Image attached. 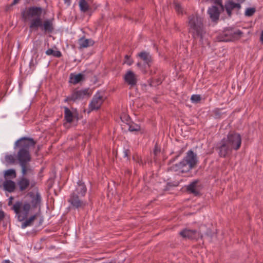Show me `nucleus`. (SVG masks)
Listing matches in <instances>:
<instances>
[{"label": "nucleus", "instance_id": "20e7f679", "mask_svg": "<svg viewBox=\"0 0 263 263\" xmlns=\"http://www.w3.org/2000/svg\"><path fill=\"white\" fill-rule=\"evenodd\" d=\"M242 34L243 32L240 30L227 28L217 36V39L219 42L234 41L239 39Z\"/></svg>", "mask_w": 263, "mask_h": 263}, {"label": "nucleus", "instance_id": "f257e3e1", "mask_svg": "<svg viewBox=\"0 0 263 263\" xmlns=\"http://www.w3.org/2000/svg\"><path fill=\"white\" fill-rule=\"evenodd\" d=\"M36 141L33 139L25 137L17 140L15 143L14 148L18 149L16 159L21 167L23 176H26L28 173L33 174V170L30 164L31 156L29 148L34 147Z\"/></svg>", "mask_w": 263, "mask_h": 263}, {"label": "nucleus", "instance_id": "8fccbe9b", "mask_svg": "<svg viewBox=\"0 0 263 263\" xmlns=\"http://www.w3.org/2000/svg\"><path fill=\"white\" fill-rule=\"evenodd\" d=\"M2 263H13L11 262L9 260H3Z\"/></svg>", "mask_w": 263, "mask_h": 263}, {"label": "nucleus", "instance_id": "473e14b6", "mask_svg": "<svg viewBox=\"0 0 263 263\" xmlns=\"http://www.w3.org/2000/svg\"><path fill=\"white\" fill-rule=\"evenodd\" d=\"M162 81L163 79L161 77L153 79L150 83V85L152 86H156L161 84Z\"/></svg>", "mask_w": 263, "mask_h": 263}, {"label": "nucleus", "instance_id": "6ab92c4d", "mask_svg": "<svg viewBox=\"0 0 263 263\" xmlns=\"http://www.w3.org/2000/svg\"><path fill=\"white\" fill-rule=\"evenodd\" d=\"M85 80L84 74L82 73H71L69 76V82L74 85L80 83Z\"/></svg>", "mask_w": 263, "mask_h": 263}, {"label": "nucleus", "instance_id": "bb28decb", "mask_svg": "<svg viewBox=\"0 0 263 263\" xmlns=\"http://www.w3.org/2000/svg\"><path fill=\"white\" fill-rule=\"evenodd\" d=\"M5 162L9 165H13L15 164L17 159L16 157H15L12 155H6L5 157Z\"/></svg>", "mask_w": 263, "mask_h": 263}, {"label": "nucleus", "instance_id": "a19ab883", "mask_svg": "<svg viewBox=\"0 0 263 263\" xmlns=\"http://www.w3.org/2000/svg\"><path fill=\"white\" fill-rule=\"evenodd\" d=\"M160 148L158 147V144L156 143L155 146V148L154 150V154L155 155V157L154 158V159H155V157H156L158 153H160Z\"/></svg>", "mask_w": 263, "mask_h": 263}, {"label": "nucleus", "instance_id": "6e6d98bb", "mask_svg": "<svg viewBox=\"0 0 263 263\" xmlns=\"http://www.w3.org/2000/svg\"><path fill=\"white\" fill-rule=\"evenodd\" d=\"M137 65L139 66L140 65V63H137Z\"/></svg>", "mask_w": 263, "mask_h": 263}, {"label": "nucleus", "instance_id": "412c9836", "mask_svg": "<svg viewBox=\"0 0 263 263\" xmlns=\"http://www.w3.org/2000/svg\"><path fill=\"white\" fill-rule=\"evenodd\" d=\"M95 42L91 39H85L84 37L80 38L78 41L79 49H81L93 46Z\"/></svg>", "mask_w": 263, "mask_h": 263}, {"label": "nucleus", "instance_id": "4d7b16f0", "mask_svg": "<svg viewBox=\"0 0 263 263\" xmlns=\"http://www.w3.org/2000/svg\"><path fill=\"white\" fill-rule=\"evenodd\" d=\"M127 172H128V173H130V171H128Z\"/></svg>", "mask_w": 263, "mask_h": 263}, {"label": "nucleus", "instance_id": "4c0bfd02", "mask_svg": "<svg viewBox=\"0 0 263 263\" xmlns=\"http://www.w3.org/2000/svg\"><path fill=\"white\" fill-rule=\"evenodd\" d=\"M213 113L216 118H220L222 114L221 109L219 108L214 110Z\"/></svg>", "mask_w": 263, "mask_h": 263}, {"label": "nucleus", "instance_id": "39448f33", "mask_svg": "<svg viewBox=\"0 0 263 263\" xmlns=\"http://www.w3.org/2000/svg\"><path fill=\"white\" fill-rule=\"evenodd\" d=\"M31 205L29 203L25 202L23 204L21 201H17L11 209L17 215L18 220L23 221L27 217Z\"/></svg>", "mask_w": 263, "mask_h": 263}, {"label": "nucleus", "instance_id": "7ed1b4c3", "mask_svg": "<svg viewBox=\"0 0 263 263\" xmlns=\"http://www.w3.org/2000/svg\"><path fill=\"white\" fill-rule=\"evenodd\" d=\"M39 28L45 33H52L54 30L52 21L47 19L43 21L41 18L32 19L30 23L29 29L31 30H37Z\"/></svg>", "mask_w": 263, "mask_h": 263}, {"label": "nucleus", "instance_id": "f03ea898", "mask_svg": "<svg viewBox=\"0 0 263 263\" xmlns=\"http://www.w3.org/2000/svg\"><path fill=\"white\" fill-rule=\"evenodd\" d=\"M189 32L192 34L194 39L200 37L203 39V35L204 34L203 19L197 14H192L188 17Z\"/></svg>", "mask_w": 263, "mask_h": 263}, {"label": "nucleus", "instance_id": "a211bd4d", "mask_svg": "<svg viewBox=\"0 0 263 263\" xmlns=\"http://www.w3.org/2000/svg\"><path fill=\"white\" fill-rule=\"evenodd\" d=\"M168 170L174 172L179 171L182 173H186L190 171L182 160L178 163L172 165L168 168Z\"/></svg>", "mask_w": 263, "mask_h": 263}, {"label": "nucleus", "instance_id": "ddd939ff", "mask_svg": "<svg viewBox=\"0 0 263 263\" xmlns=\"http://www.w3.org/2000/svg\"><path fill=\"white\" fill-rule=\"evenodd\" d=\"M223 10L218 8L217 6H212L209 7L208 10V13L210 16V18L213 22L217 23L219 20V15L221 11Z\"/></svg>", "mask_w": 263, "mask_h": 263}, {"label": "nucleus", "instance_id": "5701e85b", "mask_svg": "<svg viewBox=\"0 0 263 263\" xmlns=\"http://www.w3.org/2000/svg\"><path fill=\"white\" fill-rule=\"evenodd\" d=\"M75 191L73 193H76L77 195L84 197L86 193L87 189L84 183L79 182Z\"/></svg>", "mask_w": 263, "mask_h": 263}, {"label": "nucleus", "instance_id": "72a5a7b5", "mask_svg": "<svg viewBox=\"0 0 263 263\" xmlns=\"http://www.w3.org/2000/svg\"><path fill=\"white\" fill-rule=\"evenodd\" d=\"M173 4L174 5V7H175L176 11L178 13L182 14L183 13L182 8L181 6H180V4L177 1H174L173 2Z\"/></svg>", "mask_w": 263, "mask_h": 263}, {"label": "nucleus", "instance_id": "2eb2a0df", "mask_svg": "<svg viewBox=\"0 0 263 263\" xmlns=\"http://www.w3.org/2000/svg\"><path fill=\"white\" fill-rule=\"evenodd\" d=\"M28 196L31 198V204L33 208H36L37 206L40 207L41 203V197L39 192H36L35 194L33 192H29Z\"/></svg>", "mask_w": 263, "mask_h": 263}, {"label": "nucleus", "instance_id": "423d86ee", "mask_svg": "<svg viewBox=\"0 0 263 263\" xmlns=\"http://www.w3.org/2000/svg\"><path fill=\"white\" fill-rule=\"evenodd\" d=\"M42 13V8L41 7L32 6L23 10L21 13V15L25 21L27 20L31 21L35 18H41Z\"/></svg>", "mask_w": 263, "mask_h": 263}, {"label": "nucleus", "instance_id": "603ef678", "mask_svg": "<svg viewBox=\"0 0 263 263\" xmlns=\"http://www.w3.org/2000/svg\"><path fill=\"white\" fill-rule=\"evenodd\" d=\"M236 1H237L238 2H239V3H243V2L245 1V0H236Z\"/></svg>", "mask_w": 263, "mask_h": 263}, {"label": "nucleus", "instance_id": "f704fd0d", "mask_svg": "<svg viewBox=\"0 0 263 263\" xmlns=\"http://www.w3.org/2000/svg\"><path fill=\"white\" fill-rule=\"evenodd\" d=\"M256 9L255 8H247L245 12V15L247 16H252L255 12Z\"/></svg>", "mask_w": 263, "mask_h": 263}, {"label": "nucleus", "instance_id": "ea45409f", "mask_svg": "<svg viewBox=\"0 0 263 263\" xmlns=\"http://www.w3.org/2000/svg\"><path fill=\"white\" fill-rule=\"evenodd\" d=\"M133 63V61L130 59V57L128 55H125L124 63H126L128 65H130Z\"/></svg>", "mask_w": 263, "mask_h": 263}, {"label": "nucleus", "instance_id": "f3484780", "mask_svg": "<svg viewBox=\"0 0 263 263\" xmlns=\"http://www.w3.org/2000/svg\"><path fill=\"white\" fill-rule=\"evenodd\" d=\"M179 234L182 237L191 239H196L199 236V233L195 230L184 229L181 231Z\"/></svg>", "mask_w": 263, "mask_h": 263}, {"label": "nucleus", "instance_id": "5fc2aeb1", "mask_svg": "<svg viewBox=\"0 0 263 263\" xmlns=\"http://www.w3.org/2000/svg\"><path fill=\"white\" fill-rule=\"evenodd\" d=\"M64 1H65V3H70V0H64Z\"/></svg>", "mask_w": 263, "mask_h": 263}, {"label": "nucleus", "instance_id": "4468645a", "mask_svg": "<svg viewBox=\"0 0 263 263\" xmlns=\"http://www.w3.org/2000/svg\"><path fill=\"white\" fill-rule=\"evenodd\" d=\"M103 101V97L100 96L99 93H97L93 96L89 104V109H90L91 110H98L100 108Z\"/></svg>", "mask_w": 263, "mask_h": 263}, {"label": "nucleus", "instance_id": "a18cd8bd", "mask_svg": "<svg viewBox=\"0 0 263 263\" xmlns=\"http://www.w3.org/2000/svg\"><path fill=\"white\" fill-rule=\"evenodd\" d=\"M5 217V213L2 210H0V221H2Z\"/></svg>", "mask_w": 263, "mask_h": 263}, {"label": "nucleus", "instance_id": "3c124183", "mask_svg": "<svg viewBox=\"0 0 263 263\" xmlns=\"http://www.w3.org/2000/svg\"><path fill=\"white\" fill-rule=\"evenodd\" d=\"M19 1L20 0H13L12 5H15V4H17L18 3Z\"/></svg>", "mask_w": 263, "mask_h": 263}, {"label": "nucleus", "instance_id": "79ce46f5", "mask_svg": "<svg viewBox=\"0 0 263 263\" xmlns=\"http://www.w3.org/2000/svg\"><path fill=\"white\" fill-rule=\"evenodd\" d=\"M72 101L74 102L72 94L71 93L70 96L67 97L64 100L65 102H69Z\"/></svg>", "mask_w": 263, "mask_h": 263}, {"label": "nucleus", "instance_id": "9d476101", "mask_svg": "<svg viewBox=\"0 0 263 263\" xmlns=\"http://www.w3.org/2000/svg\"><path fill=\"white\" fill-rule=\"evenodd\" d=\"M82 197L76 193H72L70 195L68 201L74 209L84 208L86 205V202L81 199Z\"/></svg>", "mask_w": 263, "mask_h": 263}, {"label": "nucleus", "instance_id": "c03bdc74", "mask_svg": "<svg viewBox=\"0 0 263 263\" xmlns=\"http://www.w3.org/2000/svg\"><path fill=\"white\" fill-rule=\"evenodd\" d=\"M225 8H226V11L227 12L228 16L229 17H231L232 15V10L226 6H225Z\"/></svg>", "mask_w": 263, "mask_h": 263}, {"label": "nucleus", "instance_id": "37998d69", "mask_svg": "<svg viewBox=\"0 0 263 263\" xmlns=\"http://www.w3.org/2000/svg\"><path fill=\"white\" fill-rule=\"evenodd\" d=\"M130 151L129 149H125L124 151V157H128L130 155Z\"/></svg>", "mask_w": 263, "mask_h": 263}, {"label": "nucleus", "instance_id": "c756f323", "mask_svg": "<svg viewBox=\"0 0 263 263\" xmlns=\"http://www.w3.org/2000/svg\"><path fill=\"white\" fill-rule=\"evenodd\" d=\"M46 54L48 55H53L54 57L60 58L62 56V53L60 51H55L52 49H48L46 51Z\"/></svg>", "mask_w": 263, "mask_h": 263}, {"label": "nucleus", "instance_id": "cd10ccee", "mask_svg": "<svg viewBox=\"0 0 263 263\" xmlns=\"http://www.w3.org/2000/svg\"><path fill=\"white\" fill-rule=\"evenodd\" d=\"M79 5L80 10L83 12H87L89 9L88 4L85 0H80Z\"/></svg>", "mask_w": 263, "mask_h": 263}, {"label": "nucleus", "instance_id": "393cba45", "mask_svg": "<svg viewBox=\"0 0 263 263\" xmlns=\"http://www.w3.org/2000/svg\"><path fill=\"white\" fill-rule=\"evenodd\" d=\"M3 186L4 189L9 193L14 192L16 186L15 182L11 180L5 181L3 183Z\"/></svg>", "mask_w": 263, "mask_h": 263}, {"label": "nucleus", "instance_id": "49530a36", "mask_svg": "<svg viewBox=\"0 0 263 263\" xmlns=\"http://www.w3.org/2000/svg\"><path fill=\"white\" fill-rule=\"evenodd\" d=\"M13 199L14 198H13V197H10L9 198V200L8 204V205L10 206V205H12V200H13Z\"/></svg>", "mask_w": 263, "mask_h": 263}, {"label": "nucleus", "instance_id": "4be33fe9", "mask_svg": "<svg viewBox=\"0 0 263 263\" xmlns=\"http://www.w3.org/2000/svg\"><path fill=\"white\" fill-rule=\"evenodd\" d=\"M63 108L64 109L65 120L67 123H72L73 120V119L75 118V116L67 107L64 106Z\"/></svg>", "mask_w": 263, "mask_h": 263}, {"label": "nucleus", "instance_id": "9b49d317", "mask_svg": "<svg viewBox=\"0 0 263 263\" xmlns=\"http://www.w3.org/2000/svg\"><path fill=\"white\" fill-rule=\"evenodd\" d=\"M74 102L85 98H88L91 95V92L89 88L82 90L74 89L72 92Z\"/></svg>", "mask_w": 263, "mask_h": 263}, {"label": "nucleus", "instance_id": "0eeeda50", "mask_svg": "<svg viewBox=\"0 0 263 263\" xmlns=\"http://www.w3.org/2000/svg\"><path fill=\"white\" fill-rule=\"evenodd\" d=\"M226 143L234 150L237 151L241 144V137L240 134L234 132H230L227 138H225Z\"/></svg>", "mask_w": 263, "mask_h": 263}, {"label": "nucleus", "instance_id": "864d4df0", "mask_svg": "<svg viewBox=\"0 0 263 263\" xmlns=\"http://www.w3.org/2000/svg\"><path fill=\"white\" fill-rule=\"evenodd\" d=\"M34 185H35V182L31 183V187H33Z\"/></svg>", "mask_w": 263, "mask_h": 263}, {"label": "nucleus", "instance_id": "b1692460", "mask_svg": "<svg viewBox=\"0 0 263 263\" xmlns=\"http://www.w3.org/2000/svg\"><path fill=\"white\" fill-rule=\"evenodd\" d=\"M138 57L140 58L144 62L149 66L152 62V57L149 52L146 51H142L138 54Z\"/></svg>", "mask_w": 263, "mask_h": 263}, {"label": "nucleus", "instance_id": "7c9ffc66", "mask_svg": "<svg viewBox=\"0 0 263 263\" xmlns=\"http://www.w3.org/2000/svg\"><path fill=\"white\" fill-rule=\"evenodd\" d=\"M128 126V130L130 132H138L140 130V126L136 123H127Z\"/></svg>", "mask_w": 263, "mask_h": 263}, {"label": "nucleus", "instance_id": "a878e982", "mask_svg": "<svg viewBox=\"0 0 263 263\" xmlns=\"http://www.w3.org/2000/svg\"><path fill=\"white\" fill-rule=\"evenodd\" d=\"M37 218V214H35L31 216L28 219H27L24 222L22 223V228H25L28 226L32 225L34 220Z\"/></svg>", "mask_w": 263, "mask_h": 263}, {"label": "nucleus", "instance_id": "c9c22d12", "mask_svg": "<svg viewBox=\"0 0 263 263\" xmlns=\"http://www.w3.org/2000/svg\"><path fill=\"white\" fill-rule=\"evenodd\" d=\"M215 4V6H217L218 8L222 10H224V7L222 3V0H212Z\"/></svg>", "mask_w": 263, "mask_h": 263}, {"label": "nucleus", "instance_id": "c85d7f7f", "mask_svg": "<svg viewBox=\"0 0 263 263\" xmlns=\"http://www.w3.org/2000/svg\"><path fill=\"white\" fill-rule=\"evenodd\" d=\"M225 6L229 8L231 10L237 8L238 10H239L241 8V5L239 3H235L232 1H229L227 4H226Z\"/></svg>", "mask_w": 263, "mask_h": 263}, {"label": "nucleus", "instance_id": "58836bf2", "mask_svg": "<svg viewBox=\"0 0 263 263\" xmlns=\"http://www.w3.org/2000/svg\"><path fill=\"white\" fill-rule=\"evenodd\" d=\"M184 152L183 148H182L178 152V154L173 158L171 159L169 161V164L173 163L175 160H176Z\"/></svg>", "mask_w": 263, "mask_h": 263}, {"label": "nucleus", "instance_id": "e433bc0d", "mask_svg": "<svg viewBox=\"0 0 263 263\" xmlns=\"http://www.w3.org/2000/svg\"><path fill=\"white\" fill-rule=\"evenodd\" d=\"M191 99L193 102L197 103L201 100V97L200 95H194L192 96Z\"/></svg>", "mask_w": 263, "mask_h": 263}, {"label": "nucleus", "instance_id": "6e6552de", "mask_svg": "<svg viewBox=\"0 0 263 263\" xmlns=\"http://www.w3.org/2000/svg\"><path fill=\"white\" fill-rule=\"evenodd\" d=\"M189 171L196 167L198 160L197 154L193 151H189L182 160Z\"/></svg>", "mask_w": 263, "mask_h": 263}, {"label": "nucleus", "instance_id": "de8ad7c7", "mask_svg": "<svg viewBox=\"0 0 263 263\" xmlns=\"http://www.w3.org/2000/svg\"><path fill=\"white\" fill-rule=\"evenodd\" d=\"M260 40L263 43V30L262 31L260 34Z\"/></svg>", "mask_w": 263, "mask_h": 263}, {"label": "nucleus", "instance_id": "2f4dec72", "mask_svg": "<svg viewBox=\"0 0 263 263\" xmlns=\"http://www.w3.org/2000/svg\"><path fill=\"white\" fill-rule=\"evenodd\" d=\"M5 176L6 177H9L14 178L16 177V172L13 169H9L5 171Z\"/></svg>", "mask_w": 263, "mask_h": 263}, {"label": "nucleus", "instance_id": "09e8293b", "mask_svg": "<svg viewBox=\"0 0 263 263\" xmlns=\"http://www.w3.org/2000/svg\"><path fill=\"white\" fill-rule=\"evenodd\" d=\"M136 157H137V158H138V156H133V159H134V160H135ZM138 159H139V158H138ZM141 161H142L141 159H138V160L137 161V162L140 163V162H141Z\"/></svg>", "mask_w": 263, "mask_h": 263}, {"label": "nucleus", "instance_id": "1a4fd4ad", "mask_svg": "<svg viewBox=\"0 0 263 263\" xmlns=\"http://www.w3.org/2000/svg\"><path fill=\"white\" fill-rule=\"evenodd\" d=\"M216 149L218 151L219 157L225 158L231 154L233 149L226 143L225 138H223L217 144Z\"/></svg>", "mask_w": 263, "mask_h": 263}, {"label": "nucleus", "instance_id": "aec40b11", "mask_svg": "<svg viewBox=\"0 0 263 263\" xmlns=\"http://www.w3.org/2000/svg\"><path fill=\"white\" fill-rule=\"evenodd\" d=\"M23 176L17 182V185L19 187L20 191L23 192L25 191L30 185V181Z\"/></svg>", "mask_w": 263, "mask_h": 263}, {"label": "nucleus", "instance_id": "dca6fc26", "mask_svg": "<svg viewBox=\"0 0 263 263\" xmlns=\"http://www.w3.org/2000/svg\"><path fill=\"white\" fill-rule=\"evenodd\" d=\"M125 82L130 87H134L137 84V79L135 74L131 70L127 71L124 77Z\"/></svg>", "mask_w": 263, "mask_h": 263}, {"label": "nucleus", "instance_id": "f8f14e48", "mask_svg": "<svg viewBox=\"0 0 263 263\" xmlns=\"http://www.w3.org/2000/svg\"><path fill=\"white\" fill-rule=\"evenodd\" d=\"M202 189V185L199 180H195L190 183L187 186V191L195 196H199Z\"/></svg>", "mask_w": 263, "mask_h": 263}]
</instances>
